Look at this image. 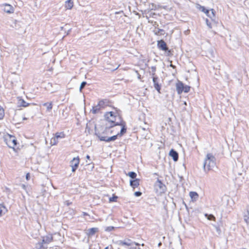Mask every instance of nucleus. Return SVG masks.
Returning <instances> with one entry per match:
<instances>
[{
	"mask_svg": "<svg viewBox=\"0 0 249 249\" xmlns=\"http://www.w3.org/2000/svg\"><path fill=\"white\" fill-rule=\"evenodd\" d=\"M216 164L215 158L211 153L206 155L203 164V169L205 172H208L215 167Z\"/></svg>",
	"mask_w": 249,
	"mask_h": 249,
	"instance_id": "obj_1",
	"label": "nucleus"
},
{
	"mask_svg": "<svg viewBox=\"0 0 249 249\" xmlns=\"http://www.w3.org/2000/svg\"><path fill=\"white\" fill-rule=\"evenodd\" d=\"M105 117L106 118V120L109 123V124H106L107 126H108V127H111L114 125H123V124H120L119 123H115L116 120V116L114 115V113L112 111L107 112L105 114Z\"/></svg>",
	"mask_w": 249,
	"mask_h": 249,
	"instance_id": "obj_2",
	"label": "nucleus"
},
{
	"mask_svg": "<svg viewBox=\"0 0 249 249\" xmlns=\"http://www.w3.org/2000/svg\"><path fill=\"white\" fill-rule=\"evenodd\" d=\"M154 189L157 194L160 195L165 192L166 188L165 185L158 179L155 183Z\"/></svg>",
	"mask_w": 249,
	"mask_h": 249,
	"instance_id": "obj_3",
	"label": "nucleus"
},
{
	"mask_svg": "<svg viewBox=\"0 0 249 249\" xmlns=\"http://www.w3.org/2000/svg\"><path fill=\"white\" fill-rule=\"evenodd\" d=\"M4 140L7 145L10 148H14L17 144V140L13 136L8 134L4 137Z\"/></svg>",
	"mask_w": 249,
	"mask_h": 249,
	"instance_id": "obj_4",
	"label": "nucleus"
},
{
	"mask_svg": "<svg viewBox=\"0 0 249 249\" xmlns=\"http://www.w3.org/2000/svg\"><path fill=\"white\" fill-rule=\"evenodd\" d=\"M65 136V135L63 132L56 133L54 137L51 138L50 144L52 145H56L58 142L59 140L64 138Z\"/></svg>",
	"mask_w": 249,
	"mask_h": 249,
	"instance_id": "obj_5",
	"label": "nucleus"
},
{
	"mask_svg": "<svg viewBox=\"0 0 249 249\" xmlns=\"http://www.w3.org/2000/svg\"><path fill=\"white\" fill-rule=\"evenodd\" d=\"M116 244L119 246H126L128 248L129 247H131L132 246H139L140 244L139 243H136L135 242L132 241L131 240L129 239H125L124 240H119L116 242Z\"/></svg>",
	"mask_w": 249,
	"mask_h": 249,
	"instance_id": "obj_6",
	"label": "nucleus"
},
{
	"mask_svg": "<svg viewBox=\"0 0 249 249\" xmlns=\"http://www.w3.org/2000/svg\"><path fill=\"white\" fill-rule=\"evenodd\" d=\"M79 164V158L78 157L74 158L70 162V165L72 168V172H74L78 167Z\"/></svg>",
	"mask_w": 249,
	"mask_h": 249,
	"instance_id": "obj_7",
	"label": "nucleus"
},
{
	"mask_svg": "<svg viewBox=\"0 0 249 249\" xmlns=\"http://www.w3.org/2000/svg\"><path fill=\"white\" fill-rule=\"evenodd\" d=\"M105 106V102L104 101H100L96 106L93 107L91 112L96 114L99 112L102 108H103Z\"/></svg>",
	"mask_w": 249,
	"mask_h": 249,
	"instance_id": "obj_8",
	"label": "nucleus"
},
{
	"mask_svg": "<svg viewBox=\"0 0 249 249\" xmlns=\"http://www.w3.org/2000/svg\"><path fill=\"white\" fill-rule=\"evenodd\" d=\"M1 7H3V11L8 14H12L14 12V7L10 4L4 3L0 5Z\"/></svg>",
	"mask_w": 249,
	"mask_h": 249,
	"instance_id": "obj_9",
	"label": "nucleus"
},
{
	"mask_svg": "<svg viewBox=\"0 0 249 249\" xmlns=\"http://www.w3.org/2000/svg\"><path fill=\"white\" fill-rule=\"evenodd\" d=\"M119 135V134H118L116 135L110 137H104V136H101L100 135L96 134V135L98 136L99 139L102 141H105L107 142H109L110 141H114L117 139V136Z\"/></svg>",
	"mask_w": 249,
	"mask_h": 249,
	"instance_id": "obj_10",
	"label": "nucleus"
},
{
	"mask_svg": "<svg viewBox=\"0 0 249 249\" xmlns=\"http://www.w3.org/2000/svg\"><path fill=\"white\" fill-rule=\"evenodd\" d=\"M53 241V236L51 235H48L47 236L43 237L42 242L41 243L40 247H42L43 244H49Z\"/></svg>",
	"mask_w": 249,
	"mask_h": 249,
	"instance_id": "obj_11",
	"label": "nucleus"
},
{
	"mask_svg": "<svg viewBox=\"0 0 249 249\" xmlns=\"http://www.w3.org/2000/svg\"><path fill=\"white\" fill-rule=\"evenodd\" d=\"M208 17L211 18L213 20H214L215 18V12L213 9H211L210 10L206 9L204 12Z\"/></svg>",
	"mask_w": 249,
	"mask_h": 249,
	"instance_id": "obj_12",
	"label": "nucleus"
},
{
	"mask_svg": "<svg viewBox=\"0 0 249 249\" xmlns=\"http://www.w3.org/2000/svg\"><path fill=\"white\" fill-rule=\"evenodd\" d=\"M158 47L160 49L163 51H167L168 50L166 43L162 40L158 41Z\"/></svg>",
	"mask_w": 249,
	"mask_h": 249,
	"instance_id": "obj_13",
	"label": "nucleus"
},
{
	"mask_svg": "<svg viewBox=\"0 0 249 249\" xmlns=\"http://www.w3.org/2000/svg\"><path fill=\"white\" fill-rule=\"evenodd\" d=\"M153 82L154 83V86L155 89L160 93V86L159 84V78L158 77H152Z\"/></svg>",
	"mask_w": 249,
	"mask_h": 249,
	"instance_id": "obj_14",
	"label": "nucleus"
},
{
	"mask_svg": "<svg viewBox=\"0 0 249 249\" xmlns=\"http://www.w3.org/2000/svg\"><path fill=\"white\" fill-rule=\"evenodd\" d=\"M176 89L178 94H181L183 92L184 84L180 81L176 84Z\"/></svg>",
	"mask_w": 249,
	"mask_h": 249,
	"instance_id": "obj_15",
	"label": "nucleus"
},
{
	"mask_svg": "<svg viewBox=\"0 0 249 249\" xmlns=\"http://www.w3.org/2000/svg\"><path fill=\"white\" fill-rule=\"evenodd\" d=\"M169 155L171 157H172L174 161H176L178 160V153L176 151L173 149H172L170 152Z\"/></svg>",
	"mask_w": 249,
	"mask_h": 249,
	"instance_id": "obj_16",
	"label": "nucleus"
},
{
	"mask_svg": "<svg viewBox=\"0 0 249 249\" xmlns=\"http://www.w3.org/2000/svg\"><path fill=\"white\" fill-rule=\"evenodd\" d=\"M73 6V2L71 0H68L65 2V7L66 9L70 10Z\"/></svg>",
	"mask_w": 249,
	"mask_h": 249,
	"instance_id": "obj_17",
	"label": "nucleus"
},
{
	"mask_svg": "<svg viewBox=\"0 0 249 249\" xmlns=\"http://www.w3.org/2000/svg\"><path fill=\"white\" fill-rule=\"evenodd\" d=\"M189 196L193 201H196L198 198V195L195 192H190Z\"/></svg>",
	"mask_w": 249,
	"mask_h": 249,
	"instance_id": "obj_18",
	"label": "nucleus"
},
{
	"mask_svg": "<svg viewBox=\"0 0 249 249\" xmlns=\"http://www.w3.org/2000/svg\"><path fill=\"white\" fill-rule=\"evenodd\" d=\"M130 185L133 188H135L137 187L139 185V179H136L130 181Z\"/></svg>",
	"mask_w": 249,
	"mask_h": 249,
	"instance_id": "obj_19",
	"label": "nucleus"
},
{
	"mask_svg": "<svg viewBox=\"0 0 249 249\" xmlns=\"http://www.w3.org/2000/svg\"><path fill=\"white\" fill-rule=\"evenodd\" d=\"M7 212L6 208L2 205H0V217L4 214Z\"/></svg>",
	"mask_w": 249,
	"mask_h": 249,
	"instance_id": "obj_20",
	"label": "nucleus"
},
{
	"mask_svg": "<svg viewBox=\"0 0 249 249\" xmlns=\"http://www.w3.org/2000/svg\"><path fill=\"white\" fill-rule=\"evenodd\" d=\"M98 231V228H92L88 230V234L89 235H93L94 233Z\"/></svg>",
	"mask_w": 249,
	"mask_h": 249,
	"instance_id": "obj_21",
	"label": "nucleus"
},
{
	"mask_svg": "<svg viewBox=\"0 0 249 249\" xmlns=\"http://www.w3.org/2000/svg\"><path fill=\"white\" fill-rule=\"evenodd\" d=\"M43 106L46 107L47 110L49 111H51L53 107V104L52 102L45 103L43 104Z\"/></svg>",
	"mask_w": 249,
	"mask_h": 249,
	"instance_id": "obj_22",
	"label": "nucleus"
},
{
	"mask_svg": "<svg viewBox=\"0 0 249 249\" xmlns=\"http://www.w3.org/2000/svg\"><path fill=\"white\" fill-rule=\"evenodd\" d=\"M244 219L247 224H249V209H248L247 213L245 214Z\"/></svg>",
	"mask_w": 249,
	"mask_h": 249,
	"instance_id": "obj_23",
	"label": "nucleus"
},
{
	"mask_svg": "<svg viewBox=\"0 0 249 249\" xmlns=\"http://www.w3.org/2000/svg\"><path fill=\"white\" fill-rule=\"evenodd\" d=\"M156 67L152 66L151 68V71H150V73L151 74L152 77H157L156 75Z\"/></svg>",
	"mask_w": 249,
	"mask_h": 249,
	"instance_id": "obj_24",
	"label": "nucleus"
},
{
	"mask_svg": "<svg viewBox=\"0 0 249 249\" xmlns=\"http://www.w3.org/2000/svg\"><path fill=\"white\" fill-rule=\"evenodd\" d=\"M18 104L22 106V107H26L27 106H28L29 105V104L28 103H27L25 101H24L23 100H19V102H18Z\"/></svg>",
	"mask_w": 249,
	"mask_h": 249,
	"instance_id": "obj_25",
	"label": "nucleus"
},
{
	"mask_svg": "<svg viewBox=\"0 0 249 249\" xmlns=\"http://www.w3.org/2000/svg\"><path fill=\"white\" fill-rule=\"evenodd\" d=\"M205 216L209 220L215 221V218L213 214H205Z\"/></svg>",
	"mask_w": 249,
	"mask_h": 249,
	"instance_id": "obj_26",
	"label": "nucleus"
},
{
	"mask_svg": "<svg viewBox=\"0 0 249 249\" xmlns=\"http://www.w3.org/2000/svg\"><path fill=\"white\" fill-rule=\"evenodd\" d=\"M196 7L197 8V9H199L202 12H204L206 10V9L204 6H201L199 4H196Z\"/></svg>",
	"mask_w": 249,
	"mask_h": 249,
	"instance_id": "obj_27",
	"label": "nucleus"
},
{
	"mask_svg": "<svg viewBox=\"0 0 249 249\" xmlns=\"http://www.w3.org/2000/svg\"><path fill=\"white\" fill-rule=\"evenodd\" d=\"M4 116V111L3 108L0 106V120L2 119Z\"/></svg>",
	"mask_w": 249,
	"mask_h": 249,
	"instance_id": "obj_28",
	"label": "nucleus"
},
{
	"mask_svg": "<svg viewBox=\"0 0 249 249\" xmlns=\"http://www.w3.org/2000/svg\"><path fill=\"white\" fill-rule=\"evenodd\" d=\"M128 176L132 178H135L137 176V174L134 172H130L128 173Z\"/></svg>",
	"mask_w": 249,
	"mask_h": 249,
	"instance_id": "obj_29",
	"label": "nucleus"
},
{
	"mask_svg": "<svg viewBox=\"0 0 249 249\" xmlns=\"http://www.w3.org/2000/svg\"><path fill=\"white\" fill-rule=\"evenodd\" d=\"M190 87L187 85H184L183 91L184 92H188L190 90Z\"/></svg>",
	"mask_w": 249,
	"mask_h": 249,
	"instance_id": "obj_30",
	"label": "nucleus"
},
{
	"mask_svg": "<svg viewBox=\"0 0 249 249\" xmlns=\"http://www.w3.org/2000/svg\"><path fill=\"white\" fill-rule=\"evenodd\" d=\"M115 229V227L113 226H108L105 228V231H110L113 230Z\"/></svg>",
	"mask_w": 249,
	"mask_h": 249,
	"instance_id": "obj_31",
	"label": "nucleus"
},
{
	"mask_svg": "<svg viewBox=\"0 0 249 249\" xmlns=\"http://www.w3.org/2000/svg\"><path fill=\"white\" fill-rule=\"evenodd\" d=\"M87 84V83L86 82H83L80 85V91H81L82 89L85 87L86 85Z\"/></svg>",
	"mask_w": 249,
	"mask_h": 249,
	"instance_id": "obj_32",
	"label": "nucleus"
},
{
	"mask_svg": "<svg viewBox=\"0 0 249 249\" xmlns=\"http://www.w3.org/2000/svg\"><path fill=\"white\" fill-rule=\"evenodd\" d=\"M126 132V129L124 127V126H123V127L121 129L120 131V136H122L124 133Z\"/></svg>",
	"mask_w": 249,
	"mask_h": 249,
	"instance_id": "obj_33",
	"label": "nucleus"
},
{
	"mask_svg": "<svg viewBox=\"0 0 249 249\" xmlns=\"http://www.w3.org/2000/svg\"><path fill=\"white\" fill-rule=\"evenodd\" d=\"M205 21H206V23L207 25L209 27V28L211 29L212 28V27L211 23L209 22V20L207 18H206Z\"/></svg>",
	"mask_w": 249,
	"mask_h": 249,
	"instance_id": "obj_34",
	"label": "nucleus"
},
{
	"mask_svg": "<svg viewBox=\"0 0 249 249\" xmlns=\"http://www.w3.org/2000/svg\"><path fill=\"white\" fill-rule=\"evenodd\" d=\"M117 199V197L115 196H113L112 197H110L109 198V201L110 202H114V201H116V200Z\"/></svg>",
	"mask_w": 249,
	"mask_h": 249,
	"instance_id": "obj_35",
	"label": "nucleus"
},
{
	"mask_svg": "<svg viewBox=\"0 0 249 249\" xmlns=\"http://www.w3.org/2000/svg\"><path fill=\"white\" fill-rule=\"evenodd\" d=\"M136 196H140L142 195V193L140 192H136L134 194Z\"/></svg>",
	"mask_w": 249,
	"mask_h": 249,
	"instance_id": "obj_36",
	"label": "nucleus"
},
{
	"mask_svg": "<svg viewBox=\"0 0 249 249\" xmlns=\"http://www.w3.org/2000/svg\"><path fill=\"white\" fill-rule=\"evenodd\" d=\"M21 187H22V188L23 189H24V190H25L27 192V187H26V186L25 185L21 184Z\"/></svg>",
	"mask_w": 249,
	"mask_h": 249,
	"instance_id": "obj_37",
	"label": "nucleus"
},
{
	"mask_svg": "<svg viewBox=\"0 0 249 249\" xmlns=\"http://www.w3.org/2000/svg\"><path fill=\"white\" fill-rule=\"evenodd\" d=\"M30 178V175L29 173H27L26 176V178L27 180H29Z\"/></svg>",
	"mask_w": 249,
	"mask_h": 249,
	"instance_id": "obj_38",
	"label": "nucleus"
},
{
	"mask_svg": "<svg viewBox=\"0 0 249 249\" xmlns=\"http://www.w3.org/2000/svg\"><path fill=\"white\" fill-rule=\"evenodd\" d=\"M129 249H137V248L136 247H134L133 246L131 247H129L128 248Z\"/></svg>",
	"mask_w": 249,
	"mask_h": 249,
	"instance_id": "obj_39",
	"label": "nucleus"
},
{
	"mask_svg": "<svg viewBox=\"0 0 249 249\" xmlns=\"http://www.w3.org/2000/svg\"><path fill=\"white\" fill-rule=\"evenodd\" d=\"M86 158H87V159L89 160L90 159V156L89 155H87Z\"/></svg>",
	"mask_w": 249,
	"mask_h": 249,
	"instance_id": "obj_40",
	"label": "nucleus"
},
{
	"mask_svg": "<svg viewBox=\"0 0 249 249\" xmlns=\"http://www.w3.org/2000/svg\"><path fill=\"white\" fill-rule=\"evenodd\" d=\"M161 243L160 242V243H159L158 246L160 247V246H161Z\"/></svg>",
	"mask_w": 249,
	"mask_h": 249,
	"instance_id": "obj_41",
	"label": "nucleus"
},
{
	"mask_svg": "<svg viewBox=\"0 0 249 249\" xmlns=\"http://www.w3.org/2000/svg\"><path fill=\"white\" fill-rule=\"evenodd\" d=\"M83 214H84V215H88V214L87 213H84Z\"/></svg>",
	"mask_w": 249,
	"mask_h": 249,
	"instance_id": "obj_42",
	"label": "nucleus"
},
{
	"mask_svg": "<svg viewBox=\"0 0 249 249\" xmlns=\"http://www.w3.org/2000/svg\"><path fill=\"white\" fill-rule=\"evenodd\" d=\"M104 249H108V247H106Z\"/></svg>",
	"mask_w": 249,
	"mask_h": 249,
	"instance_id": "obj_43",
	"label": "nucleus"
},
{
	"mask_svg": "<svg viewBox=\"0 0 249 249\" xmlns=\"http://www.w3.org/2000/svg\"><path fill=\"white\" fill-rule=\"evenodd\" d=\"M210 15H212V12L211 13H209Z\"/></svg>",
	"mask_w": 249,
	"mask_h": 249,
	"instance_id": "obj_44",
	"label": "nucleus"
},
{
	"mask_svg": "<svg viewBox=\"0 0 249 249\" xmlns=\"http://www.w3.org/2000/svg\"><path fill=\"white\" fill-rule=\"evenodd\" d=\"M171 66L172 67H174V66H173L172 65H171Z\"/></svg>",
	"mask_w": 249,
	"mask_h": 249,
	"instance_id": "obj_45",
	"label": "nucleus"
},
{
	"mask_svg": "<svg viewBox=\"0 0 249 249\" xmlns=\"http://www.w3.org/2000/svg\"><path fill=\"white\" fill-rule=\"evenodd\" d=\"M142 246H144V244H142Z\"/></svg>",
	"mask_w": 249,
	"mask_h": 249,
	"instance_id": "obj_46",
	"label": "nucleus"
},
{
	"mask_svg": "<svg viewBox=\"0 0 249 249\" xmlns=\"http://www.w3.org/2000/svg\"><path fill=\"white\" fill-rule=\"evenodd\" d=\"M137 249H141L140 248H137Z\"/></svg>",
	"mask_w": 249,
	"mask_h": 249,
	"instance_id": "obj_47",
	"label": "nucleus"
}]
</instances>
